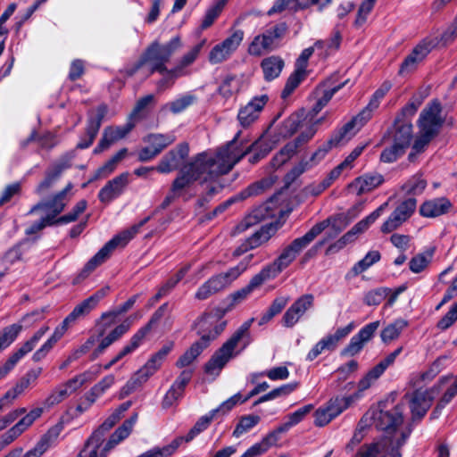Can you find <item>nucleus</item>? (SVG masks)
<instances>
[{
	"label": "nucleus",
	"instance_id": "obj_21",
	"mask_svg": "<svg viewBox=\"0 0 457 457\" xmlns=\"http://www.w3.org/2000/svg\"><path fill=\"white\" fill-rule=\"evenodd\" d=\"M269 101L267 95H261L253 97L237 114V119L241 126L246 128L259 119L261 112Z\"/></svg>",
	"mask_w": 457,
	"mask_h": 457
},
{
	"label": "nucleus",
	"instance_id": "obj_50",
	"mask_svg": "<svg viewBox=\"0 0 457 457\" xmlns=\"http://www.w3.org/2000/svg\"><path fill=\"white\" fill-rule=\"evenodd\" d=\"M453 208V203L445 196L430 199V218L445 215Z\"/></svg>",
	"mask_w": 457,
	"mask_h": 457
},
{
	"label": "nucleus",
	"instance_id": "obj_64",
	"mask_svg": "<svg viewBox=\"0 0 457 457\" xmlns=\"http://www.w3.org/2000/svg\"><path fill=\"white\" fill-rule=\"evenodd\" d=\"M71 167V158L64 156L55 162L46 171V175L48 176L54 182L61 176L62 172Z\"/></svg>",
	"mask_w": 457,
	"mask_h": 457
},
{
	"label": "nucleus",
	"instance_id": "obj_37",
	"mask_svg": "<svg viewBox=\"0 0 457 457\" xmlns=\"http://www.w3.org/2000/svg\"><path fill=\"white\" fill-rule=\"evenodd\" d=\"M446 121V114L444 113L441 104L437 99L430 103V140L435 137L440 128Z\"/></svg>",
	"mask_w": 457,
	"mask_h": 457
},
{
	"label": "nucleus",
	"instance_id": "obj_44",
	"mask_svg": "<svg viewBox=\"0 0 457 457\" xmlns=\"http://www.w3.org/2000/svg\"><path fill=\"white\" fill-rule=\"evenodd\" d=\"M189 270V266L181 268L174 276L169 278L158 290L156 295L151 299V303H157L161 298L167 295L176 285L185 277Z\"/></svg>",
	"mask_w": 457,
	"mask_h": 457
},
{
	"label": "nucleus",
	"instance_id": "obj_5",
	"mask_svg": "<svg viewBox=\"0 0 457 457\" xmlns=\"http://www.w3.org/2000/svg\"><path fill=\"white\" fill-rule=\"evenodd\" d=\"M150 220L146 217L139 223L121 231L113 238L108 241L85 265L79 274V278H87L96 267L104 263L111 253L117 247H124L140 230V228Z\"/></svg>",
	"mask_w": 457,
	"mask_h": 457
},
{
	"label": "nucleus",
	"instance_id": "obj_62",
	"mask_svg": "<svg viewBox=\"0 0 457 457\" xmlns=\"http://www.w3.org/2000/svg\"><path fill=\"white\" fill-rule=\"evenodd\" d=\"M324 119L325 117H321L320 119L315 120L314 121H310L311 124L301 131L300 135L295 140V142L297 143L299 147L305 145L313 137L317 131V126L320 125L324 120Z\"/></svg>",
	"mask_w": 457,
	"mask_h": 457
},
{
	"label": "nucleus",
	"instance_id": "obj_8",
	"mask_svg": "<svg viewBox=\"0 0 457 457\" xmlns=\"http://www.w3.org/2000/svg\"><path fill=\"white\" fill-rule=\"evenodd\" d=\"M320 229H322L320 226L312 228L303 237L295 238L287 245L281 254L270 264L274 272L278 275L283 270L287 268L295 260L297 255L314 240Z\"/></svg>",
	"mask_w": 457,
	"mask_h": 457
},
{
	"label": "nucleus",
	"instance_id": "obj_2",
	"mask_svg": "<svg viewBox=\"0 0 457 457\" xmlns=\"http://www.w3.org/2000/svg\"><path fill=\"white\" fill-rule=\"evenodd\" d=\"M367 413H370L369 421L373 420L377 428L388 435L383 438H386L388 444L392 445V457H402L399 448L405 443L411 433L410 429L401 428L403 420L402 408L397 405L390 411L374 409Z\"/></svg>",
	"mask_w": 457,
	"mask_h": 457
},
{
	"label": "nucleus",
	"instance_id": "obj_28",
	"mask_svg": "<svg viewBox=\"0 0 457 457\" xmlns=\"http://www.w3.org/2000/svg\"><path fill=\"white\" fill-rule=\"evenodd\" d=\"M73 322L67 316L60 324L57 326L53 333V335L42 345V346L37 349L32 359L34 361H39L44 359L47 353L53 349L55 344L64 336L66 331L68 330L71 324Z\"/></svg>",
	"mask_w": 457,
	"mask_h": 457
},
{
	"label": "nucleus",
	"instance_id": "obj_48",
	"mask_svg": "<svg viewBox=\"0 0 457 457\" xmlns=\"http://www.w3.org/2000/svg\"><path fill=\"white\" fill-rule=\"evenodd\" d=\"M115 381L113 375L105 376L101 381L96 384L89 392L86 394L87 406H91L96 400L102 395L108 388H110Z\"/></svg>",
	"mask_w": 457,
	"mask_h": 457
},
{
	"label": "nucleus",
	"instance_id": "obj_24",
	"mask_svg": "<svg viewBox=\"0 0 457 457\" xmlns=\"http://www.w3.org/2000/svg\"><path fill=\"white\" fill-rule=\"evenodd\" d=\"M387 203H384L370 215L356 223L347 233H345L337 242L339 247H344L350 242H353L355 237L366 231L371 224H373L378 217L384 212L387 206Z\"/></svg>",
	"mask_w": 457,
	"mask_h": 457
},
{
	"label": "nucleus",
	"instance_id": "obj_20",
	"mask_svg": "<svg viewBox=\"0 0 457 457\" xmlns=\"http://www.w3.org/2000/svg\"><path fill=\"white\" fill-rule=\"evenodd\" d=\"M189 148L187 144H180L169 151L160 160L155 170L162 174L170 173L179 169L181 163L188 156Z\"/></svg>",
	"mask_w": 457,
	"mask_h": 457
},
{
	"label": "nucleus",
	"instance_id": "obj_51",
	"mask_svg": "<svg viewBox=\"0 0 457 457\" xmlns=\"http://www.w3.org/2000/svg\"><path fill=\"white\" fill-rule=\"evenodd\" d=\"M194 181H196L186 165L181 169L179 176L171 185V191L180 195L181 192Z\"/></svg>",
	"mask_w": 457,
	"mask_h": 457
},
{
	"label": "nucleus",
	"instance_id": "obj_25",
	"mask_svg": "<svg viewBox=\"0 0 457 457\" xmlns=\"http://www.w3.org/2000/svg\"><path fill=\"white\" fill-rule=\"evenodd\" d=\"M129 173L124 172L108 181L99 191L98 198L102 203L109 204L120 196L129 185Z\"/></svg>",
	"mask_w": 457,
	"mask_h": 457
},
{
	"label": "nucleus",
	"instance_id": "obj_41",
	"mask_svg": "<svg viewBox=\"0 0 457 457\" xmlns=\"http://www.w3.org/2000/svg\"><path fill=\"white\" fill-rule=\"evenodd\" d=\"M293 426L287 420V422L278 426L275 430L269 433L261 442L254 444L253 446L259 447L260 455H262L267 452L270 446L278 442L279 434L288 431Z\"/></svg>",
	"mask_w": 457,
	"mask_h": 457
},
{
	"label": "nucleus",
	"instance_id": "obj_13",
	"mask_svg": "<svg viewBox=\"0 0 457 457\" xmlns=\"http://www.w3.org/2000/svg\"><path fill=\"white\" fill-rule=\"evenodd\" d=\"M354 325L353 322L344 328H337L334 334H329L321 338L314 346L309 351L306 355V360L312 361L320 354L328 351L333 352L337 347L339 342L346 337L353 329Z\"/></svg>",
	"mask_w": 457,
	"mask_h": 457
},
{
	"label": "nucleus",
	"instance_id": "obj_30",
	"mask_svg": "<svg viewBox=\"0 0 457 457\" xmlns=\"http://www.w3.org/2000/svg\"><path fill=\"white\" fill-rule=\"evenodd\" d=\"M344 84L333 87L331 88H325L324 85H320L316 90L315 95L317 97L316 103L309 111L306 118L312 121L317 114L328 104L333 96L342 88Z\"/></svg>",
	"mask_w": 457,
	"mask_h": 457
},
{
	"label": "nucleus",
	"instance_id": "obj_54",
	"mask_svg": "<svg viewBox=\"0 0 457 457\" xmlns=\"http://www.w3.org/2000/svg\"><path fill=\"white\" fill-rule=\"evenodd\" d=\"M227 2H228V0L215 1V3L205 12L203 22L201 24L202 29H205L207 28H209L214 22V21L221 13Z\"/></svg>",
	"mask_w": 457,
	"mask_h": 457
},
{
	"label": "nucleus",
	"instance_id": "obj_35",
	"mask_svg": "<svg viewBox=\"0 0 457 457\" xmlns=\"http://www.w3.org/2000/svg\"><path fill=\"white\" fill-rule=\"evenodd\" d=\"M204 43L195 45L190 51L185 54L172 68L171 76L183 77L188 74L187 68L190 66L198 57Z\"/></svg>",
	"mask_w": 457,
	"mask_h": 457
},
{
	"label": "nucleus",
	"instance_id": "obj_32",
	"mask_svg": "<svg viewBox=\"0 0 457 457\" xmlns=\"http://www.w3.org/2000/svg\"><path fill=\"white\" fill-rule=\"evenodd\" d=\"M391 446L386 438H381L378 441L361 445L356 453L355 457H392Z\"/></svg>",
	"mask_w": 457,
	"mask_h": 457
},
{
	"label": "nucleus",
	"instance_id": "obj_11",
	"mask_svg": "<svg viewBox=\"0 0 457 457\" xmlns=\"http://www.w3.org/2000/svg\"><path fill=\"white\" fill-rule=\"evenodd\" d=\"M426 372L411 378V385L414 389L413 395L410 401V408L413 416L421 418L427 412V400L428 395V386Z\"/></svg>",
	"mask_w": 457,
	"mask_h": 457
},
{
	"label": "nucleus",
	"instance_id": "obj_43",
	"mask_svg": "<svg viewBox=\"0 0 457 457\" xmlns=\"http://www.w3.org/2000/svg\"><path fill=\"white\" fill-rule=\"evenodd\" d=\"M217 415V411H211L208 414L200 417L186 436H179L176 439L182 438V442H190L197 435L204 431Z\"/></svg>",
	"mask_w": 457,
	"mask_h": 457
},
{
	"label": "nucleus",
	"instance_id": "obj_10",
	"mask_svg": "<svg viewBox=\"0 0 457 457\" xmlns=\"http://www.w3.org/2000/svg\"><path fill=\"white\" fill-rule=\"evenodd\" d=\"M175 140L176 137L173 134L151 133L146 135L143 141L147 145L138 152V161L143 162L151 161Z\"/></svg>",
	"mask_w": 457,
	"mask_h": 457
},
{
	"label": "nucleus",
	"instance_id": "obj_1",
	"mask_svg": "<svg viewBox=\"0 0 457 457\" xmlns=\"http://www.w3.org/2000/svg\"><path fill=\"white\" fill-rule=\"evenodd\" d=\"M238 136L239 133L215 154L200 153L186 164L195 180H201L202 183L215 180L220 176L228 173L246 155L248 149L244 150L238 146Z\"/></svg>",
	"mask_w": 457,
	"mask_h": 457
},
{
	"label": "nucleus",
	"instance_id": "obj_40",
	"mask_svg": "<svg viewBox=\"0 0 457 457\" xmlns=\"http://www.w3.org/2000/svg\"><path fill=\"white\" fill-rule=\"evenodd\" d=\"M264 79L272 80L279 76L284 67V61L279 56H270L262 60L261 63Z\"/></svg>",
	"mask_w": 457,
	"mask_h": 457
},
{
	"label": "nucleus",
	"instance_id": "obj_34",
	"mask_svg": "<svg viewBox=\"0 0 457 457\" xmlns=\"http://www.w3.org/2000/svg\"><path fill=\"white\" fill-rule=\"evenodd\" d=\"M384 182L383 176L380 174H366L357 178L351 187L356 191L357 195H362L370 192Z\"/></svg>",
	"mask_w": 457,
	"mask_h": 457
},
{
	"label": "nucleus",
	"instance_id": "obj_61",
	"mask_svg": "<svg viewBox=\"0 0 457 457\" xmlns=\"http://www.w3.org/2000/svg\"><path fill=\"white\" fill-rule=\"evenodd\" d=\"M405 150L402 145L393 143L382 151L380 161L386 163L394 162L405 153Z\"/></svg>",
	"mask_w": 457,
	"mask_h": 457
},
{
	"label": "nucleus",
	"instance_id": "obj_36",
	"mask_svg": "<svg viewBox=\"0 0 457 457\" xmlns=\"http://www.w3.org/2000/svg\"><path fill=\"white\" fill-rule=\"evenodd\" d=\"M130 321L126 320L123 323L112 330L100 343L92 354V360L97 358L109 345L121 337L130 328Z\"/></svg>",
	"mask_w": 457,
	"mask_h": 457
},
{
	"label": "nucleus",
	"instance_id": "obj_39",
	"mask_svg": "<svg viewBox=\"0 0 457 457\" xmlns=\"http://www.w3.org/2000/svg\"><path fill=\"white\" fill-rule=\"evenodd\" d=\"M381 258L378 251H370L367 254L356 262L353 267L346 273L345 278L347 279L358 276L363 271L367 270L374 263L378 262Z\"/></svg>",
	"mask_w": 457,
	"mask_h": 457
},
{
	"label": "nucleus",
	"instance_id": "obj_7",
	"mask_svg": "<svg viewBox=\"0 0 457 457\" xmlns=\"http://www.w3.org/2000/svg\"><path fill=\"white\" fill-rule=\"evenodd\" d=\"M173 348V343L169 342L164 345L151 359L140 369L122 387L121 395L126 396L136 390L138 386L147 381V379L161 367L166 356Z\"/></svg>",
	"mask_w": 457,
	"mask_h": 457
},
{
	"label": "nucleus",
	"instance_id": "obj_27",
	"mask_svg": "<svg viewBox=\"0 0 457 457\" xmlns=\"http://www.w3.org/2000/svg\"><path fill=\"white\" fill-rule=\"evenodd\" d=\"M110 287H104L95 292L92 295L75 306L73 311L68 315L69 319L74 323L78 319L87 315L96 307L98 303L108 295Z\"/></svg>",
	"mask_w": 457,
	"mask_h": 457
},
{
	"label": "nucleus",
	"instance_id": "obj_15",
	"mask_svg": "<svg viewBox=\"0 0 457 457\" xmlns=\"http://www.w3.org/2000/svg\"><path fill=\"white\" fill-rule=\"evenodd\" d=\"M48 330L49 327H41L29 340H27L16 352L13 353L2 366H0V380L14 368L22 357L35 348Z\"/></svg>",
	"mask_w": 457,
	"mask_h": 457
},
{
	"label": "nucleus",
	"instance_id": "obj_3",
	"mask_svg": "<svg viewBox=\"0 0 457 457\" xmlns=\"http://www.w3.org/2000/svg\"><path fill=\"white\" fill-rule=\"evenodd\" d=\"M226 321L216 319L210 314L204 315L196 323L200 340L194 343L188 350L177 361V367L183 368L190 365L205 349L211 341L214 340L225 328Z\"/></svg>",
	"mask_w": 457,
	"mask_h": 457
},
{
	"label": "nucleus",
	"instance_id": "obj_59",
	"mask_svg": "<svg viewBox=\"0 0 457 457\" xmlns=\"http://www.w3.org/2000/svg\"><path fill=\"white\" fill-rule=\"evenodd\" d=\"M51 434L50 430L47 434L43 436L37 445L28 451L22 457H41L51 446Z\"/></svg>",
	"mask_w": 457,
	"mask_h": 457
},
{
	"label": "nucleus",
	"instance_id": "obj_16",
	"mask_svg": "<svg viewBox=\"0 0 457 457\" xmlns=\"http://www.w3.org/2000/svg\"><path fill=\"white\" fill-rule=\"evenodd\" d=\"M136 122L128 119L123 126H108L104 128L102 137L94 149V154H100L111 145L125 138L135 128Z\"/></svg>",
	"mask_w": 457,
	"mask_h": 457
},
{
	"label": "nucleus",
	"instance_id": "obj_22",
	"mask_svg": "<svg viewBox=\"0 0 457 457\" xmlns=\"http://www.w3.org/2000/svg\"><path fill=\"white\" fill-rule=\"evenodd\" d=\"M72 187L73 185L71 183H68L67 186L62 191L55 194L51 200L38 203L34 205L29 213L31 214L39 209L47 210L51 212L49 215L50 217H53V221H55L57 220L55 217L64 210L67 203L69 202L70 198L68 197V193L72 189Z\"/></svg>",
	"mask_w": 457,
	"mask_h": 457
},
{
	"label": "nucleus",
	"instance_id": "obj_23",
	"mask_svg": "<svg viewBox=\"0 0 457 457\" xmlns=\"http://www.w3.org/2000/svg\"><path fill=\"white\" fill-rule=\"evenodd\" d=\"M42 414V409L37 408L19 420L12 428L0 437V451L12 443Z\"/></svg>",
	"mask_w": 457,
	"mask_h": 457
},
{
	"label": "nucleus",
	"instance_id": "obj_38",
	"mask_svg": "<svg viewBox=\"0 0 457 457\" xmlns=\"http://www.w3.org/2000/svg\"><path fill=\"white\" fill-rule=\"evenodd\" d=\"M270 237L269 233V229L262 228L261 230L255 232L252 237L247 238L244 243H242L234 252L235 256H239L245 252L256 248L261 245L262 243L267 242Z\"/></svg>",
	"mask_w": 457,
	"mask_h": 457
},
{
	"label": "nucleus",
	"instance_id": "obj_52",
	"mask_svg": "<svg viewBox=\"0 0 457 457\" xmlns=\"http://www.w3.org/2000/svg\"><path fill=\"white\" fill-rule=\"evenodd\" d=\"M30 379L24 377L21 381L11 390L7 391L0 400V411L6 405L10 404L19 395H21L30 384Z\"/></svg>",
	"mask_w": 457,
	"mask_h": 457
},
{
	"label": "nucleus",
	"instance_id": "obj_31",
	"mask_svg": "<svg viewBox=\"0 0 457 457\" xmlns=\"http://www.w3.org/2000/svg\"><path fill=\"white\" fill-rule=\"evenodd\" d=\"M388 133L392 136L393 143L398 144L406 149L412 136V125L404 122L400 116H396L394 127Z\"/></svg>",
	"mask_w": 457,
	"mask_h": 457
},
{
	"label": "nucleus",
	"instance_id": "obj_57",
	"mask_svg": "<svg viewBox=\"0 0 457 457\" xmlns=\"http://www.w3.org/2000/svg\"><path fill=\"white\" fill-rule=\"evenodd\" d=\"M261 420L258 415H245L241 417L236 428L233 431V436L239 437L241 435L246 433Z\"/></svg>",
	"mask_w": 457,
	"mask_h": 457
},
{
	"label": "nucleus",
	"instance_id": "obj_63",
	"mask_svg": "<svg viewBox=\"0 0 457 457\" xmlns=\"http://www.w3.org/2000/svg\"><path fill=\"white\" fill-rule=\"evenodd\" d=\"M278 275L274 272V270L270 268V265L263 268L258 274L253 276L250 280L247 287L253 292L254 289L259 287L263 282L268 279L273 278Z\"/></svg>",
	"mask_w": 457,
	"mask_h": 457
},
{
	"label": "nucleus",
	"instance_id": "obj_17",
	"mask_svg": "<svg viewBox=\"0 0 457 457\" xmlns=\"http://www.w3.org/2000/svg\"><path fill=\"white\" fill-rule=\"evenodd\" d=\"M314 305V296L305 294L297 298L286 311L282 318V324L286 328H293L300 319Z\"/></svg>",
	"mask_w": 457,
	"mask_h": 457
},
{
	"label": "nucleus",
	"instance_id": "obj_29",
	"mask_svg": "<svg viewBox=\"0 0 457 457\" xmlns=\"http://www.w3.org/2000/svg\"><path fill=\"white\" fill-rule=\"evenodd\" d=\"M247 268V262H241L238 265L230 268L224 273L212 276L208 279L214 290L218 293L228 287L236 280Z\"/></svg>",
	"mask_w": 457,
	"mask_h": 457
},
{
	"label": "nucleus",
	"instance_id": "obj_14",
	"mask_svg": "<svg viewBox=\"0 0 457 457\" xmlns=\"http://www.w3.org/2000/svg\"><path fill=\"white\" fill-rule=\"evenodd\" d=\"M253 321V319L245 321L221 345L222 351L233 358L245 349L252 341L250 328Z\"/></svg>",
	"mask_w": 457,
	"mask_h": 457
},
{
	"label": "nucleus",
	"instance_id": "obj_53",
	"mask_svg": "<svg viewBox=\"0 0 457 457\" xmlns=\"http://www.w3.org/2000/svg\"><path fill=\"white\" fill-rule=\"evenodd\" d=\"M195 102V96L190 94L181 96L172 102L165 104L162 109L168 108L172 113L178 114L185 111Z\"/></svg>",
	"mask_w": 457,
	"mask_h": 457
},
{
	"label": "nucleus",
	"instance_id": "obj_12",
	"mask_svg": "<svg viewBox=\"0 0 457 457\" xmlns=\"http://www.w3.org/2000/svg\"><path fill=\"white\" fill-rule=\"evenodd\" d=\"M244 38V32L237 29L222 42L215 45L209 53L208 60L212 64L221 63L233 54Z\"/></svg>",
	"mask_w": 457,
	"mask_h": 457
},
{
	"label": "nucleus",
	"instance_id": "obj_42",
	"mask_svg": "<svg viewBox=\"0 0 457 457\" xmlns=\"http://www.w3.org/2000/svg\"><path fill=\"white\" fill-rule=\"evenodd\" d=\"M231 358L232 357L220 348L205 364V372L209 375L218 376Z\"/></svg>",
	"mask_w": 457,
	"mask_h": 457
},
{
	"label": "nucleus",
	"instance_id": "obj_9",
	"mask_svg": "<svg viewBox=\"0 0 457 457\" xmlns=\"http://www.w3.org/2000/svg\"><path fill=\"white\" fill-rule=\"evenodd\" d=\"M287 30L286 23H280L254 37L248 46L249 54L261 56L273 51L278 46V40L286 34Z\"/></svg>",
	"mask_w": 457,
	"mask_h": 457
},
{
	"label": "nucleus",
	"instance_id": "obj_18",
	"mask_svg": "<svg viewBox=\"0 0 457 457\" xmlns=\"http://www.w3.org/2000/svg\"><path fill=\"white\" fill-rule=\"evenodd\" d=\"M88 379H90L89 373L85 372L57 386L45 400V405L49 408L62 403L71 394L82 386Z\"/></svg>",
	"mask_w": 457,
	"mask_h": 457
},
{
	"label": "nucleus",
	"instance_id": "obj_4",
	"mask_svg": "<svg viewBox=\"0 0 457 457\" xmlns=\"http://www.w3.org/2000/svg\"><path fill=\"white\" fill-rule=\"evenodd\" d=\"M181 47L182 43L179 36L172 37L168 43L163 45L154 41L145 49L135 66L127 72L129 76H132L144 64H149L150 73H163L167 68L166 63L170 62L171 56Z\"/></svg>",
	"mask_w": 457,
	"mask_h": 457
},
{
	"label": "nucleus",
	"instance_id": "obj_55",
	"mask_svg": "<svg viewBox=\"0 0 457 457\" xmlns=\"http://www.w3.org/2000/svg\"><path fill=\"white\" fill-rule=\"evenodd\" d=\"M238 146L243 148L244 150L248 149L246 154L251 151H258L261 154H263L265 157L273 148L274 142L269 139L267 137H262L250 146H244L242 142L237 140Z\"/></svg>",
	"mask_w": 457,
	"mask_h": 457
},
{
	"label": "nucleus",
	"instance_id": "obj_60",
	"mask_svg": "<svg viewBox=\"0 0 457 457\" xmlns=\"http://www.w3.org/2000/svg\"><path fill=\"white\" fill-rule=\"evenodd\" d=\"M102 444L101 435L99 431H95L93 435L87 439L84 450L80 453L82 456L83 453L88 451L87 457H105V454L98 453V449Z\"/></svg>",
	"mask_w": 457,
	"mask_h": 457
},
{
	"label": "nucleus",
	"instance_id": "obj_47",
	"mask_svg": "<svg viewBox=\"0 0 457 457\" xmlns=\"http://www.w3.org/2000/svg\"><path fill=\"white\" fill-rule=\"evenodd\" d=\"M275 182L274 178H265L260 181L251 184L245 189L237 195L240 200H245L251 196L262 194L266 189L270 188Z\"/></svg>",
	"mask_w": 457,
	"mask_h": 457
},
{
	"label": "nucleus",
	"instance_id": "obj_58",
	"mask_svg": "<svg viewBox=\"0 0 457 457\" xmlns=\"http://www.w3.org/2000/svg\"><path fill=\"white\" fill-rule=\"evenodd\" d=\"M22 327L19 324H12L3 329L0 333V351L9 346L18 337Z\"/></svg>",
	"mask_w": 457,
	"mask_h": 457
},
{
	"label": "nucleus",
	"instance_id": "obj_19",
	"mask_svg": "<svg viewBox=\"0 0 457 457\" xmlns=\"http://www.w3.org/2000/svg\"><path fill=\"white\" fill-rule=\"evenodd\" d=\"M107 111V106L101 104L97 106L96 110L89 112L86 134L78 143V148L86 149L93 144Z\"/></svg>",
	"mask_w": 457,
	"mask_h": 457
},
{
	"label": "nucleus",
	"instance_id": "obj_46",
	"mask_svg": "<svg viewBox=\"0 0 457 457\" xmlns=\"http://www.w3.org/2000/svg\"><path fill=\"white\" fill-rule=\"evenodd\" d=\"M408 327V321L403 319H397L388 324L380 334L381 340L387 344L397 339L401 333Z\"/></svg>",
	"mask_w": 457,
	"mask_h": 457
},
{
	"label": "nucleus",
	"instance_id": "obj_6",
	"mask_svg": "<svg viewBox=\"0 0 457 457\" xmlns=\"http://www.w3.org/2000/svg\"><path fill=\"white\" fill-rule=\"evenodd\" d=\"M391 88L392 83L388 80L384 81L372 95L366 109L345 124L333 140L338 142L343 139L352 138L371 118V112L379 106L380 101Z\"/></svg>",
	"mask_w": 457,
	"mask_h": 457
},
{
	"label": "nucleus",
	"instance_id": "obj_45",
	"mask_svg": "<svg viewBox=\"0 0 457 457\" xmlns=\"http://www.w3.org/2000/svg\"><path fill=\"white\" fill-rule=\"evenodd\" d=\"M320 226L322 229L318 233V236L324 231L326 228H328L327 234L328 238L336 237L339 233H341L345 228L346 224L345 220L341 216L337 217H330L323 221L315 224L312 228H316Z\"/></svg>",
	"mask_w": 457,
	"mask_h": 457
},
{
	"label": "nucleus",
	"instance_id": "obj_56",
	"mask_svg": "<svg viewBox=\"0 0 457 457\" xmlns=\"http://www.w3.org/2000/svg\"><path fill=\"white\" fill-rule=\"evenodd\" d=\"M306 75L305 71H300L295 68V71L287 79L284 89L281 92V97L287 98L299 84L304 79Z\"/></svg>",
	"mask_w": 457,
	"mask_h": 457
},
{
	"label": "nucleus",
	"instance_id": "obj_26",
	"mask_svg": "<svg viewBox=\"0 0 457 457\" xmlns=\"http://www.w3.org/2000/svg\"><path fill=\"white\" fill-rule=\"evenodd\" d=\"M428 54V43L423 40L417 45L411 53L402 62L398 74L405 76L414 71L418 65L422 62Z\"/></svg>",
	"mask_w": 457,
	"mask_h": 457
},
{
	"label": "nucleus",
	"instance_id": "obj_49",
	"mask_svg": "<svg viewBox=\"0 0 457 457\" xmlns=\"http://www.w3.org/2000/svg\"><path fill=\"white\" fill-rule=\"evenodd\" d=\"M128 149L119 150L110 160L102 165L96 172L95 179L105 178L114 171L118 164L127 156Z\"/></svg>",
	"mask_w": 457,
	"mask_h": 457
},
{
	"label": "nucleus",
	"instance_id": "obj_33",
	"mask_svg": "<svg viewBox=\"0 0 457 457\" xmlns=\"http://www.w3.org/2000/svg\"><path fill=\"white\" fill-rule=\"evenodd\" d=\"M418 127L420 136L413 144L412 152L409 154L410 160H412L416 154L422 152L426 145L428 144V109L422 110L418 120Z\"/></svg>",
	"mask_w": 457,
	"mask_h": 457
}]
</instances>
